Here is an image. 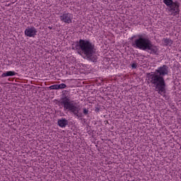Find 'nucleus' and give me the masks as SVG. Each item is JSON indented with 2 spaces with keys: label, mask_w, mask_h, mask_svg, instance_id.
<instances>
[{
  "label": "nucleus",
  "mask_w": 181,
  "mask_h": 181,
  "mask_svg": "<svg viewBox=\"0 0 181 181\" xmlns=\"http://www.w3.org/2000/svg\"><path fill=\"white\" fill-rule=\"evenodd\" d=\"M58 86H59V90L66 88V87H67V86L65 83H60V84H58Z\"/></svg>",
  "instance_id": "4468645a"
},
{
  "label": "nucleus",
  "mask_w": 181,
  "mask_h": 181,
  "mask_svg": "<svg viewBox=\"0 0 181 181\" xmlns=\"http://www.w3.org/2000/svg\"><path fill=\"white\" fill-rule=\"evenodd\" d=\"M132 69H136L138 67V64L136 63L132 64Z\"/></svg>",
  "instance_id": "2eb2a0df"
},
{
  "label": "nucleus",
  "mask_w": 181,
  "mask_h": 181,
  "mask_svg": "<svg viewBox=\"0 0 181 181\" xmlns=\"http://www.w3.org/2000/svg\"><path fill=\"white\" fill-rule=\"evenodd\" d=\"M57 124L60 128H66L67 125L69 124V120L66 118H61L58 119Z\"/></svg>",
  "instance_id": "1a4fd4ad"
},
{
  "label": "nucleus",
  "mask_w": 181,
  "mask_h": 181,
  "mask_svg": "<svg viewBox=\"0 0 181 181\" xmlns=\"http://www.w3.org/2000/svg\"><path fill=\"white\" fill-rule=\"evenodd\" d=\"M94 45L87 40H80L75 46V49L81 50L86 57H90L91 54H94Z\"/></svg>",
  "instance_id": "20e7f679"
},
{
  "label": "nucleus",
  "mask_w": 181,
  "mask_h": 181,
  "mask_svg": "<svg viewBox=\"0 0 181 181\" xmlns=\"http://www.w3.org/2000/svg\"><path fill=\"white\" fill-rule=\"evenodd\" d=\"M49 88L50 90H59V84L52 85Z\"/></svg>",
  "instance_id": "ddd939ff"
},
{
  "label": "nucleus",
  "mask_w": 181,
  "mask_h": 181,
  "mask_svg": "<svg viewBox=\"0 0 181 181\" xmlns=\"http://www.w3.org/2000/svg\"><path fill=\"white\" fill-rule=\"evenodd\" d=\"M147 82L151 83L153 87L157 88L158 94L163 95L166 93V83L163 76H160L155 72H151L147 75Z\"/></svg>",
  "instance_id": "f03ea898"
},
{
  "label": "nucleus",
  "mask_w": 181,
  "mask_h": 181,
  "mask_svg": "<svg viewBox=\"0 0 181 181\" xmlns=\"http://www.w3.org/2000/svg\"><path fill=\"white\" fill-rule=\"evenodd\" d=\"M163 2L167 6L166 11L168 13L173 15V16L179 15L180 13V4L179 1H173V0H163Z\"/></svg>",
  "instance_id": "39448f33"
},
{
  "label": "nucleus",
  "mask_w": 181,
  "mask_h": 181,
  "mask_svg": "<svg viewBox=\"0 0 181 181\" xmlns=\"http://www.w3.org/2000/svg\"><path fill=\"white\" fill-rule=\"evenodd\" d=\"M13 76H18V73L15 71H8L1 74V77H13Z\"/></svg>",
  "instance_id": "9d476101"
},
{
  "label": "nucleus",
  "mask_w": 181,
  "mask_h": 181,
  "mask_svg": "<svg viewBox=\"0 0 181 181\" xmlns=\"http://www.w3.org/2000/svg\"><path fill=\"white\" fill-rule=\"evenodd\" d=\"M132 46L140 50H150L153 54L158 53V47L152 45V41L144 37H139L134 40L132 42Z\"/></svg>",
  "instance_id": "7ed1b4c3"
},
{
  "label": "nucleus",
  "mask_w": 181,
  "mask_h": 181,
  "mask_svg": "<svg viewBox=\"0 0 181 181\" xmlns=\"http://www.w3.org/2000/svg\"><path fill=\"white\" fill-rule=\"evenodd\" d=\"M88 59H90V60H91V62H93V63H96L97 60H98V57H97V55H93L91 54L90 57H87Z\"/></svg>",
  "instance_id": "f8f14e48"
},
{
  "label": "nucleus",
  "mask_w": 181,
  "mask_h": 181,
  "mask_svg": "<svg viewBox=\"0 0 181 181\" xmlns=\"http://www.w3.org/2000/svg\"><path fill=\"white\" fill-rule=\"evenodd\" d=\"M60 104L63 107L64 111L72 112L74 117L77 119H83L84 115H88V109L83 107V112H80V106L77 105L74 100H71L68 97L62 98Z\"/></svg>",
  "instance_id": "f257e3e1"
},
{
  "label": "nucleus",
  "mask_w": 181,
  "mask_h": 181,
  "mask_svg": "<svg viewBox=\"0 0 181 181\" xmlns=\"http://www.w3.org/2000/svg\"><path fill=\"white\" fill-rule=\"evenodd\" d=\"M163 42L165 46H172V45L173 44V41H172V40L169 38H165L163 40Z\"/></svg>",
  "instance_id": "9b49d317"
},
{
  "label": "nucleus",
  "mask_w": 181,
  "mask_h": 181,
  "mask_svg": "<svg viewBox=\"0 0 181 181\" xmlns=\"http://www.w3.org/2000/svg\"><path fill=\"white\" fill-rule=\"evenodd\" d=\"M24 35L27 36V37H35L36 35H37V30L35 27H28L25 31Z\"/></svg>",
  "instance_id": "6e6552de"
},
{
  "label": "nucleus",
  "mask_w": 181,
  "mask_h": 181,
  "mask_svg": "<svg viewBox=\"0 0 181 181\" xmlns=\"http://www.w3.org/2000/svg\"><path fill=\"white\" fill-rule=\"evenodd\" d=\"M154 73H156V74H158V76H160L161 77H163L164 76H168V74H169V67L168 66V65H163L156 69Z\"/></svg>",
  "instance_id": "0eeeda50"
},
{
  "label": "nucleus",
  "mask_w": 181,
  "mask_h": 181,
  "mask_svg": "<svg viewBox=\"0 0 181 181\" xmlns=\"http://www.w3.org/2000/svg\"><path fill=\"white\" fill-rule=\"evenodd\" d=\"M59 19L63 23H66V25H70V23H73V14L64 12L59 16Z\"/></svg>",
  "instance_id": "423d86ee"
}]
</instances>
